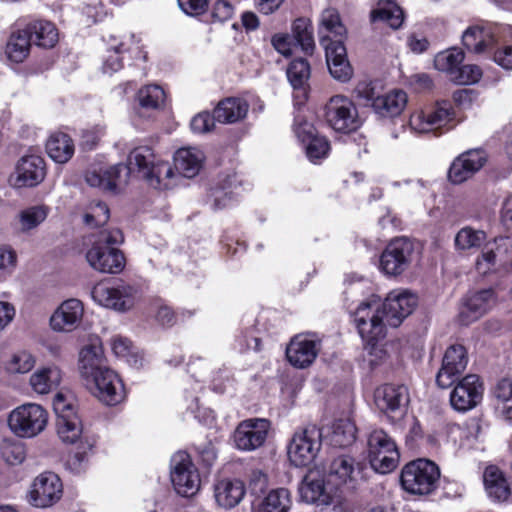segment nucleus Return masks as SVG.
Returning <instances> with one entry per match:
<instances>
[{
  "label": "nucleus",
  "mask_w": 512,
  "mask_h": 512,
  "mask_svg": "<svg viewBox=\"0 0 512 512\" xmlns=\"http://www.w3.org/2000/svg\"><path fill=\"white\" fill-rule=\"evenodd\" d=\"M137 171L147 180L150 186L158 189L168 188V183H162L165 178L173 176V170L168 163L156 162L152 149L148 146L134 148L128 155V164H116L107 169H92L87 171L85 180L91 187L116 193L128 183L131 173Z\"/></svg>",
  "instance_id": "1"
},
{
  "label": "nucleus",
  "mask_w": 512,
  "mask_h": 512,
  "mask_svg": "<svg viewBox=\"0 0 512 512\" xmlns=\"http://www.w3.org/2000/svg\"><path fill=\"white\" fill-rule=\"evenodd\" d=\"M123 240L119 229L100 231L86 253L89 265L102 273L116 274L122 271L125 265L124 255L113 245L121 244Z\"/></svg>",
  "instance_id": "2"
},
{
  "label": "nucleus",
  "mask_w": 512,
  "mask_h": 512,
  "mask_svg": "<svg viewBox=\"0 0 512 512\" xmlns=\"http://www.w3.org/2000/svg\"><path fill=\"white\" fill-rule=\"evenodd\" d=\"M440 470L427 459H417L404 466L401 472V485L411 494L427 495L438 485Z\"/></svg>",
  "instance_id": "3"
},
{
  "label": "nucleus",
  "mask_w": 512,
  "mask_h": 512,
  "mask_svg": "<svg viewBox=\"0 0 512 512\" xmlns=\"http://www.w3.org/2000/svg\"><path fill=\"white\" fill-rule=\"evenodd\" d=\"M368 459L371 467L378 473L393 471L400 459L394 439L382 429H376L368 437Z\"/></svg>",
  "instance_id": "4"
},
{
  "label": "nucleus",
  "mask_w": 512,
  "mask_h": 512,
  "mask_svg": "<svg viewBox=\"0 0 512 512\" xmlns=\"http://www.w3.org/2000/svg\"><path fill=\"white\" fill-rule=\"evenodd\" d=\"M322 446V431L315 425L296 431L288 445L289 461L295 467H307L314 462Z\"/></svg>",
  "instance_id": "5"
},
{
  "label": "nucleus",
  "mask_w": 512,
  "mask_h": 512,
  "mask_svg": "<svg viewBox=\"0 0 512 512\" xmlns=\"http://www.w3.org/2000/svg\"><path fill=\"white\" fill-rule=\"evenodd\" d=\"M47 420L48 414L42 406L28 403L11 411L8 426L18 437L32 438L45 429Z\"/></svg>",
  "instance_id": "6"
},
{
  "label": "nucleus",
  "mask_w": 512,
  "mask_h": 512,
  "mask_svg": "<svg viewBox=\"0 0 512 512\" xmlns=\"http://www.w3.org/2000/svg\"><path fill=\"white\" fill-rule=\"evenodd\" d=\"M354 321L361 338L368 344L373 345L385 337L387 323L382 313V304L376 298L358 306Z\"/></svg>",
  "instance_id": "7"
},
{
  "label": "nucleus",
  "mask_w": 512,
  "mask_h": 512,
  "mask_svg": "<svg viewBox=\"0 0 512 512\" xmlns=\"http://www.w3.org/2000/svg\"><path fill=\"white\" fill-rule=\"evenodd\" d=\"M325 122L334 131L350 133L361 125L354 103L346 96H332L324 107Z\"/></svg>",
  "instance_id": "8"
},
{
  "label": "nucleus",
  "mask_w": 512,
  "mask_h": 512,
  "mask_svg": "<svg viewBox=\"0 0 512 512\" xmlns=\"http://www.w3.org/2000/svg\"><path fill=\"white\" fill-rule=\"evenodd\" d=\"M91 296L96 303L103 307L125 312L135 305L137 289L125 283H120L116 286L99 283L93 287Z\"/></svg>",
  "instance_id": "9"
},
{
  "label": "nucleus",
  "mask_w": 512,
  "mask_h": 512,
  "mask_svg": "<svg viewBox=\"0 0 512 512\" xmlns=\"http://www.w3.org/2000/svg\"><path fill=\"white\" fill-rule=\"evenodd\" d=\"M328 484L346 490L356 489L362 480V466L350 455L334 457L326 467Z\"/></svg>",
  "instance_id": "10"
},
{
  "label": "nucleus",
  "mask_w": 512,
  "mask_h": 512,
  "mask_svg": "<svg viewBox=\"0 0 512 512\" xmlns=\"http://www.w3.org/2000/svg\"><path fill=\"white\" fill-rule=\"evenodd\" d=\"M171 481L178 494L192 496L200 488V475L185 452H177L171 459Z\"/></svg>",
  "instance_id": "11"
},
{
  "label": "nucleus",
  "mask_w": 512,
  "mask_h": 512,
  "mask_svg": "<svg viewBox=\"0 0 512 512\" xmlns=\"http://www.w3.org/2000/svg\"><path fill=\"white\" fill-rule=\"evenodd\" d=\"M63 484L59 476L47 471L39 474L32 482L27 501L33 507L48 508L62 497Z\"/></svg>",
  "instance_id": "12"
},
{
  "label": "nucleus",
  "mask_w": 512,
  "mask_h": 512,
  "mask_svg": "<svg viewBox=\"0 0 512 512\" xmlns=\"http://www.w3.org/2000/svg\"><path fill=\"white\" fill-rule=\"evenodd\" d=\"M272 46L282 55L288 57L293 47L298 45L306 54H312L315 48L313 29L308 20L298 18L292 26V35L275 34L271 39Z\"/></svg>",
  "instance_id": "13"
},
{
  "label": "nucleus",
  "mask_w": 512,
  "mask_h": 512,
  "mask_svg": "<svg viewBox=\"0 0 512 512\" xmlns=\"http://www.w3.org/2000/svg\"><path fill=\"white\" fill-rule=\"evenodd\" d=\"M409 401V391L405 385L385 384L375 392L376 406L391 420L405 415Z\"/></svg>",
  "instance_id": "14"
},
{
  "label": "nucleus",
  "mask_w": 512,
  "mask_h": 512,
  "mask_svg": "<svg viewBox=\"0 0 512 512\" xmlns=\"http://www.w3.org/2000/svg\"><path fill=\"white\" fill-rule=\"evenodd\" d=\"M320 44L325 49L326 62L331 76L337 81L348 82L353 76V68L347 58L343 41L322 36Z\"/></svg>",
  "instance_id": "15"
},
{
  "label": "nucleus",
  "mask_w": 512,
  "mask_h": 512,
  "mask_svg": "<svg viewBox=\"0 0 512 512\" xmlns=\"http://www.w3.org/2000/svg\"><path fill=\"white\" fill-rule=\"evenodd\" d=\"M412 253L413 245L408 239H394L383 251L380 258V267L387 275H399L408 268Z\"/></svg>",
  "instance_id": "16"
},
{
  "label": "nucleus",
  "mask_w": 512,
  "mask_h": 512,
  "mask_svg": "<svg viewBox=\"0 0 512 512\" xmlns=\"http://www.w3.org/2000/svg\"><path fill=\"white\" fill-rule=\"evenodd\" d=\"M417 305V298L407 290L391 291L382 303V313L388 326L398 327Z\"/></svg>",
  "instance_id": "17"
},
{
  "label": "nucleus",
  "mask_w": 512,
  "mask_h": 512,
  "mask_svg": "<svg viewBox=\"0 0 512 512\" xmlns=\"http://www.w3.org/2000/svg\"><path fill=\"white\" fill-rule=\"evenodd\" d=\"M270 423L263 418L242 421L234 432V443L239 450L253 451L261 447L267 438Z\"/></svg>",
  "instance_id": "18"
},
{
  "label": "nucleus",
  "mask_w": 512,
  "mask_h": 512,
  "mask_svg": "<svg viewBox=\"0 0 512 512\" xmlns=\"http://www.w3.org/2000/svg\"><path fill=\"white\" fill-rule=\"evenodd\" d=\"M483 397V385L479 376L469 374L462 378L450 394L451 406L459 411L466 412L476 407Z\"/></svg>",
  "instance_id": "19"
},
{
  "label": "nucleus",
  "mask_w": 512,
  "mask_h": 512,
  "mask_svg": "<svg viewBox=\"0 0 512 512\" xmlns=\"http://www.w3.org/2000/svg\"><path fill=\"white\" fill-rule=\"evenodd\" d=\"M94 386L93 394L107 405H117L125 398V389L118 375L108 367L88 380Z\"/></svg>",
  "instance_id": "20"
},
{
  "label": "nucleus",
  "mask_w": 512,
  "mask_h": 512,
  "mask_svg": "<svg viewBox=\"0 0 512 512\" xmlns=\"http://www.w3.org/2000/svg\"><path fill=\"white\" fill-rule=\"evenodd\" d=\"M321 348V341L311 334L294 336L286 348L289 363L300 369L309 367L316 359Z\"/></svg>",
  "instance_id": "21"
},
{
  "label": "nucleus",
  "mask_w": 512,
  "mask_h": 512,
  "mask_svg": "<svg viewBox=\"0 0 512 512\" xmlns=\"http://www.w3.org/2000/svg\"><path fill=\"white\" fill-rule=\"evenodd\" d=\"M467 363L468 357L464 346L455 344L447 348L442 366L436 376L438 386L441 388L450 387L464 372Z\"/></svg>",
  "instance_id": "22"
},
{
  "label": "nucleus",
  "mask_w": 512,
  "mask_h": 512,
  "mask_svg": "<svg viewBox=\"0 0 512 512\" xmlns=\"http://www.w3.org/2000/svg\"><path fill=\"white\" fill-rule=\"evenodd\" d=\"M454 119V111L447 101L437 102L425 113H418L411 117L410 126L418 132H428L448 126Z\"/></svg>",
  "instance_id": "23"
},
{
  "label": "nucleus",
  "mask_w": 512,
  "mask_h": 512,
  "mask_svg": "<svg viewBox=\"0 0 512 512\" xmlns=\"http://www.w3.org/2000/svg\"><path fill=\"white\" fill-rule=\"evenodd\" d=\"M45 174L44 159L38 155H27L18 161L11 180L17 187H33L43 181Z\"/></svg>",
  "instance_id": "24"
},
{
  "label": "nucleus",
  "mask_w": 512,
  "mask_h": 512,
  "mask_svg": "<svg viewBox=\"0 0 512 512\" xmlns=\"http://www.w3.org/2000/svg\"><path fill=\"white\" fill-rule=\"evenodd\" d=\"M500 28L496 24L471 26L463 33V45L468 51L476 54L484 53L497 42Z\"/></svg>",
  "instance_id": "25"
},
{
  "label": "nucleus",
  "mask_w": 512,
  "mask_h": 512,
  "mask_svg": "<svg viewBox=\"0 0 512 512\" xmlns=\"http://www.w3.org/2000/svg\"><path fill=\"white\" fill-rule=\"evenodd\" d=\"M83 312L80 300H65L50 317V326L57 332H71L79 325Z\"/></svg>",
  "instance_id": "26"
},
{
  "label": "nucleus",
  "mask_w": 512,
  "mask_h": 512,
  "mask_svg": "<svg viewBox=\"0 0 512 512\" xmlns=\"http://www.w3.org/2000/svg\"><path fill=\"white\" fill-rule=\"evenodd\" d=\"M494 303V293L491 289H485L467 296L459 311V321L463 325H469L482 317Z\"/></svg>",
  "instance_id": "27"
},
{
  "label": "nucleus",
  "mask_w": 512,
  "mask_h": 512,
  "mask_svg": "<svg viewBox=\"0 0 512 512\" xmlns=\"http://www.w3.org/2000/svg\"><path fill=\"white\" fill-rule=\"evenodd\" d=\"M245 493V484L239 479H221L214 485L215 500L224 509L237 506L243 500Z\"/></svg>",
  "instance_id": "28"
},
{
  "label": "nucleus",
  "mask_w": 512,
  "mask_h": 512,
  "mask_svg": "<svg viewBox=\"0 0 512 512\" xmlns=\"http://www.w3.org/2000/svg\"><path fill=\"white\" fill-rule=\"evenodd\" d=\"M78 368L81 376L87 381L100 370L107 368L102 346L98 343L84 346L79 353Z\"/></svg>",
  "instance_id": "29"
},
{
  "label": "nucleus",
  "mask_w": 512,
  "mask_h": 512,
  "mask_svg": "<svg viewBox=\"0 0 512 512\" xmlns=\"http://www.w3.org/2000/svg\"><path fill=\"white\" fill-rule=\"evenodd\" d=\"M204 160V153L196 147L180 148L174 155L176 170L186 178H193L198 175Z\"/></svg>",
  "instance_id": "30"
},
{
  "label": "nucleus",
  "mask_w": 512,
  "mask_h": 512,
  "mask_svg": "<svg viewBox=\"0 0 512 512\" xmlns=\"http://www.w3.org/2000/svg\"><path fill=\"white\" fill-rule=\"evenodd\" d=\"M301 499L310 504L328 506L331 494L326 490L324 480L320 477L306 475L299 486Z\"/></svg>",
  "instance_id": "31"
},
{
  "label": "nucleus",
  "mask_w": 512,
  "mask_h": 512,
  "mask_svg": "<svg viewBox=\"0 0 512 512\" xmlns=\"http://www.w3.org/2000/svg\"><path fill=\"white\" fill-rule=\"evenodd\" d=\"M406 104L407 94L402 90H393L376 99L373 111L381 118H394L402 113Z\"/></svg>",
  "instance_id": "32"
},
{
  "label": "nucleus",
  "mask_w": 512,
  "mask_h": 512,
  "mask_svg": "<svg viewBox=\"0 0 512 512\" xmlns=\"http://www.w3.org/2000/svg\"><path fill=\"white\" fill-rule=\"evenodd\" d=\"M486 493L493 501L503 502L510 496V487L502 473L496 466H488L483 474Z\"/></svg>",
  "instance_id": "33"
},
{
  "label": "nucleus",
  "mask_w": 512,
  "mask_h": 512,
  "mask_svg": "<svg viewBox=\"0 0 512 512\" xmlns=\"http://www.w3.org/2000/svg\"><path fill=\"white\" fill-rule=\"evenodd\" d=\"M248 104L237 97H229L220 101L214 109V118L220 123H235L246 117Z\"/></svg>",
  "instance_id": "34"
},
{
  "label": "nucleus",
  "mask_w": 512,
  "mask_h": 512,
  "mask_svg": "<svg viewBox=\"0 0 512 512\" xmlns=\"http://www.w3.org/2000/svg\"><path fill=\"white\" fill-rule=\"evenodd\" d=\"M62 379V374L57 366L38 368L30 377V386L37 394H48L55 390Z\"/></svg>",
  "instance_id": "35"
},
{
  "label": "nucleus",
  "mask_w": 512,
  "mask_h": 512,
  "mask_svg": "<svg viewBox=\"0 0 512 512\" xmlns=\"http://www.w3.org/2000/svg\"><path fill=\"white\" fill-rule=\"evenodd\" d=\"M46 151L53 161L63 164L72 158L75 147L68 134L55 132L50 135L46 142Z\"/></svg>",
  "instance_id": "36"
},
{
  "label": "nucleus",
  "mask_w": 512,
  "mask_h": 512,
  "mask_svg": "<svg viewBox=\"0 0 512 512\" xmlns=\"http://www.w3.org/2000/svg\"><path fill=\"white\" fill-rule=\"evenodd\" d=\"M31 41L43 48H52L58 41V31L49 21L37 20L24 27Z\"/></svg>",
  "instance_id": "37"
},
{
  "label": "nucleus",
  "mask_w": 512,
  "mask_h": 512,
  "mask_svg": "<svg viewBox=\"0 0 512 512\" xmlns=\"http://www.w3.org/2000/svg\"><path fill=\"white\" fill-rule=\"evenodd\" d=\"M95 443L96 440L93 437L81 438L75 450L69 454L66 460V468L74 474L85 471Z\"/></svg>",
  "instance_id": "38"
},
{
  "label": "nucleus",
  "mask_w": 512,
  "mask_h": 512,
  "mask_svg": "<svg viewBox=\"0 0 512 512\" xmlns=\"http://www.w3.org/2000/svg\"><path fill=\"white\" fill-rule=\"evenodd\" d=\"M31 39L25 29L13 32L6 44L5 54L14 63H22L29 55Z\"/></svg>",
  "instance_id": "39"
},
{
  "label": "nucleus",
  "mask_w": 512,
  "mask_h": 512,
  "mask_svg": "<svg viewBox=\"0 0 512 512\" xmlns=\"http://www.w3.org/2000/svg\"><path fill=\"white\" fill-rule=\"evenodd\" d=\"M372 22H384L393 29L401 27L404 20L403 10L391 0H380L371 12Z\"/></svg>",
  "instance_id": "40"
},
{
  "label": "nucleus",
  "mask_w": 512,
  "mask_h": 512,
  "mask_svg": "<svg viewBox=\"0 0 512 512\" xmlns=\"http://www.w3.org/2000/svg\"><path fill=\"white\" fill-rule=\"evenodd\" d=\"M291 505L292 498L288 489H272L259 502L257 512H288Z\"/></svg>",
  "instance_id": "41"
},
{
  "label": "nucleus",
  "mask_w": 512,
  "mask_h": 512,
  "mask_svg": "<svg viewBox=\"0 0 512 512\" xmlns=\"http://www.w3.org/2000/svg\"><path fill=\"white\" fill-rule=\"evenodd\" d=\"M487 235L483 230L474 229L470 226L461 228L455 235L454 244L458 251L474 252L486 242Z\"/></svg>",
  "instance_id": "42"
},
{
  "label": "nucleus",
  "mask_w": 512,
  "mask_h": 512,
  "mask_svg": "<svg viewBox=\"0 0 512 512\" xmlns=\"http://www.w3.org/2000/svg\"><path fill=\"white\" fill-rule=\"evenodd\" d=\"M111 348L117 357L125 359L130 366L134 368L143 366V354L132 345L129 339L116 336L111 340Z\"/></svg>",
  "instance_id": "43"
},
{
  "label": "nucleus",
  "mask_w": 512,
  "mask_h": 512,
  "mask_svg": "<svg viewBox=\"0 0 512 512\" xmlns=\"http://www.w3.org/2000/svg\"><path fill=\"white\" fill-rule=\"evenodd\" d=\"M319 35L320 39L322 36H328L332 39L331 36L333 35L343 41V38L346 35V28L341 22L340 15L337 10L329 8L322 12Z\"/></svg>",
  "instance_id": "44"
},
{
  "label": "nucleus",
  "mask_w": 512,
  "mask_h": 512,
  "mask_svg": "<svg viewBox=\"0 0 512 512\" xmlns=\"http://www.w3.org/2000/svg\"><path fill=\"white\" fill-rule=\"evenodd\" d=\"M356 439V427L348 419L336 420L331 427L330 442L333 446L346 447Z\"/></svg>",
  "instance_id": "45"
},
{
  "label": "nucleus",
  "mask_w": 512,
  "mask_h": 512,
  "mask_svg": "<svg viewBox=\"0 0 512 512\" xmlns=\"http://www.w3.org/2000/svg\"><path fill=\"white\" fill-rule=\"evenodd\" d=\"M165 92L158 85H146L137 93L139 106L144 110H159L165 102Z\"/></svg>",
  "instance_id": "46"
},
{
  "label": "nucleus",
  "mask_w": 512,
  "mask_h": 512,
  "mask_svg": "<svg viewBox=\"0 0 512 512\" xmlns=\"http://www.w3.org/2000/svg\"><path fill=\"white\" fill-rule=\"evenodd\" d=\"M463 60V52L454 48L438 53L434 59V66L437 70L447 73L452 79L454 72L458 71Z\"/></svg>",
  "instance_id": "47"
},
{
  "label": "nucleus",
  "mask_w": 512,
  "mask_h": 512,
  "mask_svg": "<svg viewBox=\"0 0 512 512\" xmlns=\"http://www.w3.org/2000/svg\"><path fill=\"white\" fill-rule=\"evenodd\" d=\"M57 433L62 442L77 445L81 438L89 437L82 432L79 418L57 420Z\"/></svg>",
  "instance_id": "48"
},
{
  "label": "nucleus",
  "mask_w": 512,
  "mask_h": 512,
  "mask_svg": "<svg viewBox=\"0 0 512 512\" xmlns=\"http://www.w3.org/2000/svg\"><path fill=\"white\" fill-rule=\"evenodd\" d=\"M48 215V208L43 205L32 206L19 214V222L22 231H29L41 224Z\"/></svg>",
  "instance_id": "49"
},
{
  "label": "nucleus",
  "mask_w": 512,
  "mask_h": 512,
  "mask_svg": "<svg viewBox=\"0 0 512 512\" xmlns=\"http://www.w3.org/2000/svg\"><path fill=\"white\" fill-rule=\"evenodd\" d=\"M53 409L57 415V420L79 418L76 412L75 400L69 394L57 393L53 399Z\"/></svg>",
  "instance_id": "50"
},
{
  "label": "nucleus",
  "mask_w": 512,
  "mask_h": 512,
  "mask_svg": "<svg viewBox=\"0 0 512 512\" xmlns=\"http://www.w3.org/2000/svg\"><path fill=\"white\" fill-rule=\"evenodd\" d=\"M287 77L294 88H302L310 77V65L305 59H295L287 69Z\"/></svg>",
  "instance_id": "51"
},
{
  "label": "nucleus",
  "mask_w": 512,
  "mask_h": 512,
  "mask_svg": "<svg viewBox=\"0 0 512 512\" xmlns=\"http://www.w3.org/2000/svg\"><path fill=\"white\" fill-rule=\"evenodd\" d=\"M110 217L108 206L101 201L92 202L84 215V222L90 227H98L107 223Z\"/></svg>",
  "instance_id": "52"
},
{
  "label": "nucleus",
  "mask_w": 512,
  "mask_h": 512,
  "mask_svg": "<svg viewBox=\"0 0 512 512\" xmlns=\"http://www.w3.org/2000/svg\"><path fill=\"white\" fill-rule=\"evenodd\" d=\"M0 449L2 458L10 465H18L25 459V448L19 441L5 439Z\"/></svg>",
  "instance_id": "53"
},
{
  "label": "nucleus",
  "mask_w": 512,
  "mask_h": 512,
  "mask_svg": "<svg viewBox=\"0 0 512 512\" xmlns=\"http://www.w3.org/2000/svg\"><path fill=\"white\" fill-rule=\"evenodd\" d=\"M35 365V358L27 351H20L12 355L6 365L10 373H27Z\"/></svg>",
  "instance_id": "54"
},
{
  "label": "nucleus",
  "mask_w": 512,
  "mask_h": 512,
  "mask_svg": "<svg viewBox=\"0 0 512 512\" xmlns=\"http://www.w3.org/2000/svg\"><path fill=\"white\" fill-rule=\"evenodd\" d=\"M305 144L307 157L312 162L325 158L330 150V144L324 136L317 135Z\"/></svg>",
  "instance_id": "55"
},
{
  "label": "nucleus",
  "mask_w": 512,
  "mask_h": 512,
  "mask_svg": "<svg viewBox=\"0 0 512 512\" xmlns=\"http://www.w3.org/2000/svg\"><path fill=\"white\" fill-rule=\"evenodd\" d=\"M482 76V70L479 66L474 64L462 65L454 72L452 81L461 85L474 84L479 81Z\"/></svg>",
  "instance_id": "56"
},
{
  "label": "nucleus",
  "mask_w": 512,
  "mask_h": 512,
  "mask_svg": "<svg viewBox=\"0 0 512 512\" xmlns=\"http://www.w3.org/2000/svg\"><path fill=\"white\" fill-rule=\"evenodd\" d=\"M123 46L124 43H121L119 46L113 47L107 51V55L105 56L103 63L104 73L112 74L122 68L123 64L120 53Z\"/></svg>",
  "instance_id": "57"
},
{
  "label": "nucleus",
  "mask_w": 512,
  "mask_h": 512,
  "mask_svg": "<svg viewBox=\"0 0 512 512\" xmlns=\"http://www.w3.org/2000/svg\"><path fill=\"white\" fill-rule=\"evenodd\" d=\"M474 175L486 162V157L481 150H470L458 157Z\"/></svg>",
  "instance_id": "58"
},
{
  "label": "nucleus",
  "mask_w": 512,
  "mask_h": 512,
  "mask_svg": "<svg viewBox=\"0 0 512 512\" xmlns=\"http://www.w3.org/2000/svg\"><path fill=\"white\" fill-rule=\"evenodd\" d=\"M472 176V170H469L458 157L452 162L448 171V178L454 184H460Z\"/></svg>",
  "instance_id": "59"
},
{
  "label": "nucleus",
  "mask_w": 512,
  "mask_h": 512,
  "mask_svg": "<svg viewBox=\"0 0 512 512\" xmlns=\"http://www.w3.org/2000/svg\"><path fill=\"white\" fill-rule=\"evenodd\" d=\"M215 120L214 114L210 115L208 112H202L192 118L190 126L193 132L206 133L214 127Z\"/></svg>",
  "instance_id": "60"
},
{
  "label": "nucleus",
  "mask_w": 512,
  "mask_h": 512,
  "mask_svg": "<svg viewBox=\"0 0 512 512\" xmlns=\"http://www.w3.org/2000/svg\"><path fill=\"white\" fill-rule=\"evenodd\" d=\"M496 264V254L491 248H484L477 257L475 267L480 274L488 273Z\"/></svg>",
  "instance_id": "61"
},
{
  "label": "nucleus",
  "mask_w": 512,
  "mask_h": 512,
  "mask_svg": "<svg viewBox=\"0 0 512 512\" xmlns=\"http://www.w3.org/2000/svg\"><path fill=\"white\" fill-rule=\"evenodd\" d=\"M355 93L358 99L362 100L366 106H371L374 108V102L380 95H377V92L372 85V83L361 82L355 88Z\"/></svg>",
  "instance_id": "62"
},
{
  "label": "nucleus",
  "mask_w": 512,
  "mask_h": 512,
  "mask_svg": "<svg viewBox=\"0 0 512 512\" xmlns=\"http://www.w3.org/2000/svg\"><path fill=\"white\" fill-rule=\"evenodd\" d=\"M268 486V477L261 470H253L249 476V489L252 494L259 495L263 493Z\"/></svg>",
  "instance_id": "63"
},
{
  "label": "nucleus",
  "mask_w": 512,
  "mask_h": 512,
  "mask_svg": "<svg viewBox=\"0 0 512 512\" xmlns=\"http://www.w3.org/2000/svg\"><path fill=\"white\" fill-rule=\"evenodd\" d=\"M233 13L234 8L228 1L219 0L213 7L212 17L219 22H224L229 20Z\"/></svg>",
  "instance_id": "64"
}]
</instances>
